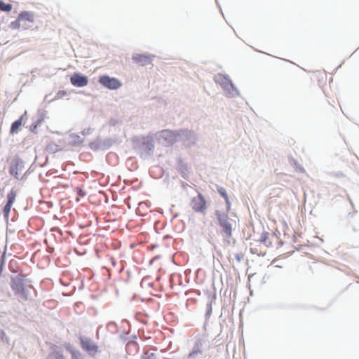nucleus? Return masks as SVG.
<instances>
[{
  "label": "nucleus",
  "instance_id": "1",
  "mask_svg": "<svg viewBox=\"0 0 359 359\" xmlns=\"http://www.w3.org/2000/svg\"><path fill=\"white\" fill-rule=\"evenodd\" d=\"M162 136L165 140H168V143L173 144L182 137L184 144L187 147H190L196 142V137L195 134L189 130H180V131H172V130H163L162 132Z\"/></svg>",
  "mask_w": 359,
  "mask_h": 359
},
{
  "label": "nucleus",
  "instance_id": "2",
  "mask_svg": "<svg viewBox=\"0 0 359 359\" xmlns=\"http://www.w3.org/2000/svg\"><path fill=\"white\" fill-rule=\"evenodd\" d=\"M34 21V15L32 13L22 11L19 14L17 20L11 23L10 27L13 29H18L20 27L27 29L28 26L26 25V22L33 23Z\"/></svg>",
  "mask_w": 359,
  "mask_h": 359
},
{
  "label": "nucleus",
  "instance_id": "3",
  "mask_svg": "<svg viewBox=\"0 0 359 359\" xmlns=\"http://www.w3.org/2000/svg\"><path fill=\"white\" fill-rule=\"evenodd\" d=\"M219 225L222 227L223 231L227 237L232 236V225L229 222L227 215L217 212L216 213Z\"/></svg>",
  "mask_w": 359,
  "mask_h": 359
},
{
  "label": "nucleus",
  "instance_id": "4",
  "mask_svg": "<svg viewBox=\"0 0 359 359\" xmlns=\"http://www.w3.org/2000/svg\"><path fill=\"white\" fill-rule=\"evenodd\" d=\"M191 208L197 212L205 213L206 210V201L201 193L194 197L190 203Z\"/></svg>",
  "mask_w": 359,
  "mask_h": 359
},
{
  "label": "nucleus",
  "instance_id": "5",
  "mask_svg": "<svg viewBox=\"0 0 359 359\" xmlns=\"http://www.w3.org/2000/svg\"><path fill=\"white\" fill-rule=\"evenodd\" d=\"M99 82L104 87L116 90L121 86V83L116 78H111L109 76H102L99 79Z\"/></svg>",
  "mask_w": 359,
  "mask_h": 359
},
{
  "label": "nucleus",
  "instance_id": "6",
  "mask_svg": "<svg viewBox=\"0 0 359 359\" xmlns=\"http://www.w3.org/2000/svg\"><path fill=\"white\" fill-rule=\"evenodd\" d=\"M17 191L14 189H12L11 191L7 194L8 201L3 209L4 215L6 221L8 220L11 209L13 203L15 201Z\"/></svg>",
  "mask_w": 359,
  "mask_h": 359
},
{
  "label": "nucleus",
  "instance_id": "7",
  "mask_svg": "<svg viewBox=\"0 0 359 359\" xmlns=\"http://www.w3.org/2000/svg\"><path fill=\"white\" fill-rule=\"evenodd\" d=\"M311 79L313 82L317 83V84L322 88L327 83V74L325 71H316L312 73Z\"/></svg>",
  "mask_w": 359,
  "mask_h": 359
},
{
  "label": "nucleus",
  "instance_id": "8",
  "mask_svg": "<svg viewBox=\"0 0 359 359\" xmlns=\"http://www.w3.org/2000/svg\"><path fill=\"white\" fill-rule=\"evenodd\" d=\"M71 83L76 87H84L88 83V79L80 73H74L70 78Z\"/></svg>",
  "mask_w": 359,
  "mask_h": 359
},
{
  "label": "nucleus",
  "instance_id": "9",
  "mask_svg": "<svg viewBox=\"0 0 359 359\" xmlns=\"http://www.w3.org/2000/svg\"><path fill=\"white\" fill-rule=\"evenodd\" d=\"M81 345L83 349L90 353H95L97 352V346L89 338L81 337Z\"/></svg>",
  "mask_w": 359,
  "mask_h": 359
},
{
  "label": "nucleus",
  "instance_id": "10",
  "mask_svg": "<svg viewBox=\"0 0 359 359\" xmlns=\"http://www.w3.org/2000/svg\"><path fill=\"white\" fill-rule=\"evenodd\" d=\"M23 169L22 162L20 160L14 161L10 167V173L15 178H18L19 175L22 172Z\"/></svg>",
  "mask_w": 359,
  "mask_h": 359
},
{
  "label": "nucleus",
  "instance_id": "11",
  "mask_svg": "<svg viewBox=\"0 0 359 359\" xmlns=\"http://www.w3.org/2000/svg\"><path fill=\"white\" fill-rule=\"evenodd\" d=\"M133 60L142 66H146L151 63L152 58L147 55H133Z\"/></svg>",
  "mask_w": 359,
  "mask_h": 359
},
{
  "label": "nucleus",
  "instance_id": "12",
  "mask_svg": "<svg viewBox=\"0 0 359 359\" xmlns=\"http://www.w3.org/2000/svg\"><path fill=\"white\" fill-rule=\"evenodd\" d=\"M274 238V236L268 233V232H264L260 238V241L266 246L269 247L271 245V238Z\"/></svg>",
  "mask_w": 359,
  "mask_h": 359
},
{
  "label": "nucleus",
  "instance_id": "13",
  "mask_svg": "<svg viewBox=\"0 0 359 359\" xmlns=\"http://www.w3.org/2000/svg\"><path fill=\"white\" fill-rule=\"evenodd\" d=\"M22 118H23V117L21 116L18 120H17L13 123L11 128V133L12 134L17 133L18 132L20 126L22 124Z\"/></svg>",
  "mask_w": 359,
  "mask_h": 359
},
{
  "label": "nucleus",
  "instance_id": "14",
  "mask_svg": "<svg viewBox=\"0 0 359 359\" xmlns=\"http://www.w3.org/2000/svg\"><path fill=\"white\" fill-rule=\"evenodd\" d=\"M201 341H197L195 344V345H194L191 352H190L189 354L188 355V357L189 358H193V357H194V355H196L197 354L201 353L202 351L201 350Z\"/></svg>",
  "mask_w": 359,
  "mask_h": 359
},
{
  "label": "nucleus",
  "instance_id": "15",
  "mask_svg": "<svg viewBox=\"0 0 359 359\" xmlns=\"http://www.w3.org/2000/svg\"><path fill=\"white\" fill-rule=\"evenodd\" d=\"M48 359H65V358L60 351H55L48 356Z\"/></svg>",
  "mask_w": 359,
  "mask_h": 359
},
{
  "label": "nucleus",
  "instance_id": "16",
  "mask_svg": "<svg viewBox=\"0 0 359 359\" xmlns=\"http://www.w3.org/2000/svg\"><path fill=\"white\" fill-rule=\"evenodd\" d=\"M12 9L11 4H6L4 2L0 1V11L9 12Z\"/></svg>",
  "mask_w": 359,
  "mask_h": 359
},
{
  "label": "nucleus",
  "instance_id": "17",
  "mask_svg": "<svg viewBox=\"0 0 359 359\" xmlns=\"http://www.w3.org/2000/svg\"><path fill=\"white\" fill-rule=\"evenodd\" d=\"M218 192L225 199V201H226V203L228 205V207L229 208L230 202H229L227 194L226 192V190L224 188L221 187V188L218 189Z\"/></svg>",
  "mask_w": 359,
  "mask_h": 359
},
{
  "label": "nucleus",
  "instance_id": "18",
  "mask_svg": "<svg viewBox=\"0 0 359 359\" xmlns=\"http://www.w3.org/2000/svg\"><path fill=\"white\" fill-rule=\"evenodd\" d=\"M18 263L15 260L12 259L9 263V269L13 272L18 271Z\"/></svg>",
  "mask_w": 359,
  "mask_h": 359
},
{
  "label": "nucleus",
  "instance_id": "19",
  "mask_svg": "<svg viewBox=\"0 0 359 359\" xmlns=\"http://www.w3.org/2000/svg\"><path fill=\"white\" fill-rule=\"evenodd\" d=\"M141 359H156V355L154 353L145 352Z\"/></svg>",
  "mask_w": 359,
  "mask_h": 359
},
{
  "label": "nucleus",
  "instance_id": "20",
  "mask_svg": "<svg viewBox=\"0 0 359 359\" xmlns=\"http://www.w3.org/2000/svg\"><path fill=\"white\" fill-rule=\"evenodd\" d=\"M67 95V91H65V90H59L57 93L55 99H61V98L64 97L65 96H66Z\"/></svg>",
  "mask_w": 359,
  "mask_h": 359
},
{
  "label": "nucleus",
  "instance_id": "21",
  "mask_svg": "<svg viewBox=\"0 0 359 359\" xmlns=\"http://www.w3.org/2000/svg\"><path fill=\"white\" fill-rule=\"evenodd\" d=\"M71 353H72V359H82L81 355L79 352L72 351Z\"/></svg>",
  "mask_w": 359,
  "mask_h": 359
},
{
  "label": "nucleus",
  "instance_id": "22",
  "mask_svg": "<svg viewBox=\"0 0 359 359\" xmlns=\"http://www.w3.org/2000/svg\"><path fill=\"white\" fill-rule=\"evenodd\" d=\"M4 264V255L1 256V259L0 261V276L1 275L3 271V266Z\"/></svg>",
  "mask_w": 359,
  "mask_h": 359
},
{
  "label": "nucleus",
  "instance_id": "23",
  "mask_svg": "<svg viewBox=\"0 0 359 359\" xmlns=\"http://www.w3.org/2000/svg\"><path fill=\"white\" fill-rule=\"evenodd\" d=\"M6 334L5 332L0 330V340L4 341L6 339Z\"/></svg>",
  "mask_w": 359,
  "mask_h": 359
}]
</instances>
